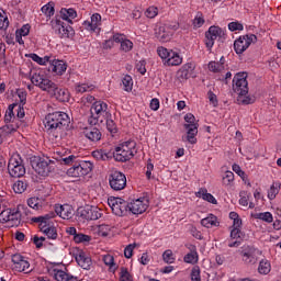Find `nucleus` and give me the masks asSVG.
I'll use <instances>...</instances> for the list:
<instances>
[{"instance_id":"f257e3e1","label":"nucleus","mask_w":281,"mask_h":281,"mask_svg":"<svg viewBox=\"0 0 281 281\" xmlns=\"http://www.w3.org/2000/svg\"><path fill=\"white\" fill-rule=\"evenodd\" d=\"M44 126L50 139L60 142L69 126V115L65 112L49 113L45 116Z\"/></svg>"},{"instance_id":"f03ea898","label":"nucleus","mask_w":281,"mask_h":281,"mask_svg":"<svg viewBox=\"0 0 281 281\" xmlns=\"http://www.w3.org/2000/svg\"><path fill=\"white\" fill-rule=\"evenodd\" d=\"M56 161H63L65 166H71L67 170V176L72 177L75 179H79L80 177H87L91 170H93V164L87 160H80V157L76 155H70L68 157H54Z\"/></svg>"},{"instance_id":"7ed1b4c3","label":"nucleus","mask_w":281,"mask_h":281,"mask_svg":"<svg viewBox=\"0 0 281 281\" xmlns=\"http://www.w3.org/2000/svg\"><path fill=\"white\" fill-rule=\"evenodd\" d=\"M233 91L238 95V102L241 104H254L256 98L248 97L249 82L247 81V72H239L233 79Z\"/></svg>"},{"instance_id":"20e7f679","label":"nucleus","mask_w":281,"mask_h":281,"mask_svg":"<svg viewBox=\"0 0 281 281\" xmlns=\"http://www.w3.org/2000/svg\"><path fill=\"white\" fill-rule=\"evenodd\" d=\"M137 155V143L133 139L125 140L115 147L113 157L115 161H131Z\"/></svg>"},{"instance_id":"39448f33","label":"nucleus","mask_w":281,"mask_h":281,"mask_svg":"<svg viewBox=\"0 0 281 281\" xmlns=\"http://www.w3.org/2000/svg\"><path fill=\"white\" fill-rule=\"evenodd\" d=\"M31 82L34 87H38L41 91H46V93H54V91H56V83L47 78V75L41 70L31 75Z\"/></svg>"},{"instance_id":"423d86ee","label":"nucleus","mask_w":281,"mask_h":281,"mask_svg":"<svg viewBox=\"0 0 281 281\" xmlns=\"http://www.w3.org/2000/svg\"><path fill=\"white\" fill-rule=\"evenodd\" d=\"M91 117L94 121H90V124H102L104 120L111 117V112H109V104L104 101H95L90 109Z\"/></svg>"},{"instance_id":"0eeeda50","label":"nucleus","mask_w":281,"mask_h":281,"mask_svg":"<svg viewBox=\"0 0 281 281\" xmlns=\"http://www.w3.org/2000/svg\"><path fill=\"white\" fill-rule=\"evenodd\" d=\"M32 168L40 177H49L56 168V161L49 158H37L32 160Z\"/></svg>"},{"instance_id":"6e6552de","label":"nucleus","mask_w":281,"mask_h":281,"mask_svg":"<svg viewBox=\"0 0 281 281\" xmlns=\"http://www.w3.org/2000/svg\"><path fill=\"white\" fill-rule=\"evenodd\" d=\"M157 54L161 60H164L165 65H168V67H179V65L183 63V58L179 53L164 46L157 48Z\"/></svg>"},{"instance_id":"1a4fd4ad","label":"nucleus","mask_w":281,"mask_h":281,"mask_svg":"<svg viewBox=\"0 0 281 281\" xmlns=\"http://www.w3.org/2000/svg\"><path fill=\"white\" fill-rule=\"evenodd\" d=\"M54 216H56V214L50 213L44 216L31 218L33 223H40L41 232H43V234H45L47 238H50L52 240H56L58 238V233L56 232V227L47 226V221L54 218Z\"/></svg>"},{"instance_id":"9d476101","label":"nucleus","mask_w":281,"mask_h":281,"mask_svg":"<svg viewBox=\"0 0 281 281\" xmlns=\"http://www.w3.org/2000/svg\"><path fill=\"white\" fill-rule=\"evenodd\" d=\"M184 128L187 131V142L189 144H196V135H199V122H196V117L192 113H188L184 115Z\"/></svg>"},{"instance_id":"9b49d317","label":"nucleus","mask_w":281,"mask_h":281,"mask_svg":"<svg viewBox=\"0 0 281 281\" xmlns=\"http://www.w3.org/2000/svg\"><path fill=\"white\" fill-rule=\"evenodd\" d=\"M8 171L10 177L19 179L25 176V166H23V159L19 154H14L9 159Z\"/></svg>"},{"instance_id":"f8f14e48","label":"nucleus","mask_w":281,"mask_h":281,"mask_svg":"<svg viewBox=\"0 0 281 281\" xmlns=\"http://www.w3.org/2000/svg\"><path fill=\"white\" fill-rule=\"evenodd\" d=\"M0 223H7L8 227H19L21 225V211L7 209L0 213Z\"/></svg>"},{"instance_id":"ddd939ff","label":"nucleus","mask_w":281,"mask_h":281,"mask_svg":"<svg viewBox=\"0 0 281 281\" xmlns=\"http://www.w3.org/2000/svg\"><path fill=\"white\" fill-rule=\"evenodd\" d=\"M225 36V31L220 26H210L209 30L205 32L204 45L209 52H212L214 47V43L218 38H223Z\"/></svg>"},{"instance_id":"4468645a","label":"nucleus","mask_w":281,"mask_h":281,"mask_svg":"<svg viewBox=\"0 0 281 281\" xmlns=\"http://www.w3.org/2000/svg\"><path fill=\"white\" fill-rule=\"evenodd\" d=\"M108 203L115 216H125L128 212V203L122 198H111Z\"/></svg>"},{"instance_id":"2eb2a0df","label":"nucleus","mask_w":281,"mask_h":281,"mask_svg":"<svg viewBox=\"0 0 281 281\" xmlns=\"http://www.w3.org/2000/svg\"><path fill=\"white\" fill-rule=\"evenodd\" d=\"M257 41L258 37L255 34L240 36L234 42V49L236 54H243L249 49L251 43H256Z\"/></svg>"},{"instance_id":"dca6fc26","label":"nucleus","mask_w":281,"mask_h":281,"mask_svg":"<svg viewBox=\"0 0 281 281\" xmlns=\"http://www.w3.org/2000/svg\"><path fill=\"white\" fill-rule=\"evenodd\" d=\"M11 260L13 262V271H18V273H32L30 261L22 255L15 254L12 256Z\"/></svg>"},{"instance_id":"f3484780","label":"nucleus","mask_w":281,"mask_h":281,"mask_svg":"<svg viewBox=\"0 0 281 281\" xmlns=\"http://www.w3.org/2000/svg\"><path fill=\"white\" fill-rule=\"evenodd\" d=\"M109 183L112 190L120 192V190L126 188V176L121 171H112L109 176Z\"/></svg>"},{"instance_id":"a211bd4d","label":"nucleus","mask_w":281,"mask_h":281,"mask_svg":"<svg viewBox=\"0 0 281 281\" xmlns=\"http://www.w3.org/2000/svg\"><path fill=\"white\" fill-rule=\"evenodd\" d=\"M48 273L56 281H79L77 277L58 268V266L50 267Z\"/></svg>"},{"instance_id":"6ab92c4d","label":"nucleus","mask_w":281,"mask_h":281,"mask_svg":"<svg viewBox=\"0 0 281 281\" xmlns=\"http://www.w3.org/2000/svg\"><path fill=\"white\" fill-rule=\"evenodd\" d=\"M78 214H80L81 218L85 221H98V218L102 217V213L98 206H85L78 210Z\"/></svg>"},{"instance_id":"aec40b11","label":"nucleus","mask_w":281,"mask_h":281,"mask_svg":"<svg viewBox=\"0 0 281 281\" xmlns=\"http://www.w3.org/2000/svg\"><path fill=\"white\" fill-rule=\"evenodd\" d=\"M148 205L149 202L146 198H139L127 203V207L132 214H144L148 210Z\"/></svg>"},{"instance_id":"412c9836","label":"nucleus","mask_w":281,"mask_h":281,"mask_svg":"<svg viewBox=\"0 0 281 281\" xmlns=\"http://www.w3.org/2000/svg\"><path fill=\"white\" fill-rule=\"evenodd\" d=\"M256 254H258V249L251 246H246L241 249L239 256L241 257L244 265H256V262H258Z\"/></svg>"},{"instance_id":"4be33fe9","label":"nucleus","mask_w":281,"mask_h":281,"mask_svg":"<svg viewBox=\"0 0 281 281\" xmlns=\"http://www.w3.org/2000/svg\"><path fill=\"white\" fill-rule=\"evenodd\" d=\"M100 25H102V15L100 13H93L90 18V21H85L82 26L88 32H94L95 34H100Z\"/></svg>"},{"instance_id":"5701e85b","label":"nucleus","mask_w":281,"mask_h":281,"mask_svg":"<svg viewBox=\"0 0 281 281\" xmlns=\"http://www.w3.org/2000/svg\"><path fill=\"white\" fill-rule=\"evenodd\" d=\"M53 27L56 34H58L59 38H69V36H71V32H74V29H71V26L65 25V22L60 20H56L53 23Z\"/></svg>"},{"instance_id":"b1692460","label":"nucleus","mask_w":281,"mask_h":281,"mask_svg":"<svg viewBox=\"0 0 281 281\" xmlns=\"http://www.w3.org/2000/svg\"><path fill=\"white\" fill-rule=\"evenodd\" d=\"M48 71L55 76H63L67 71V64L60 59H53L48 61Z\"/></svg>"},{"instance_id":"393cba45","label":"nucleus","mask_w":281,"mask_h":281,"mask_svg":"<svg viewBox=\"0 0 281 281\" xmlns=\"http://www.w3.org/2000/svg\"><path fill=\"white\" fill-rule=\"evenodd\" d=\"M55 212L57 216L60 218H64L66 221H69V218L74 217V207L69 204H57L55 205Z\"/></svg>"},{"instance_id":"a878e982","label":"nucleus","mask_w":281,"mask_h":281,"mask_svg":"<svg viewBox=\"0 0 281 281\" xmlns=\"http://www.w3.org/2000/svg\"><path fill=\"white\" fill-rule=\"evenodd\" d=\"M113 41H115V43L121 44V46H120L121 52L128 53L133 49V43L131 42V40L126 38L125 35L114 34Z\"/></svg>"},{"instance_id":"bb28decb","label":"nucleus","mask_w":281,"mask_h":281,"mask_svg":"<svg viewBox=\"0 0 281 281\" xmlns=\"http://www.w3.org/2000/svg\"><path fill=\"white\" fill-rule=\"evenodd\" d=\"M83 135L89 142H100L102 139V132L98 127L88 126L83 130Z\"/></svg>"},{"instance_id":"cd10ccee","label":"nucleus","mask_w":281,"mask_h":281,"mask_svg":"<svg viewBox=\"0 0 281 281\" xmlns=\"http://www.w3.org/2000/svg\"><path fill=\"white\" fill-rule=\"evenodd\" d=\"M192 71H194V66L190 63L184 64L177 72L178 80H180V82L188 80L191 78Z\"/></svg>"},{"instance_id":"c85d7f7f","label":"nucleus","mask_w":281,"mask_h":281,"mask_svg":"<svg viewBox=\"0 0 281 281\" xmlns=\"http://www.w3.org/2000/svg\"><path fill=\"white\" fill-rule=\"evenodd\" d=\"M234 240V241H232ZM240 240H243V231L240 228L231 229V240L228 241V247H240Z\"/></svg>"},{"instance_id":"c756f323","label":"nucleus","mask_w":281,"mask_h":281,"mask_svg":"<svg viewBox=\"0 0 281 281\" xmlns=\"http://www.w3.org/2000/svg\"><path fill=\"white\" fill-rule=\"evenodd\" d=\"M195 196L198 199H203V201H207L209 203H212L213 205H216L217 201L212 193L207 192V189L201 188L196 193Z\"/></svg>"},{"instance_id":"7c9ffc66","label":"nucleus","mask_w":281,"mask_h":281,"mask_svg":"<svg viewBox=\"0 0 281 281\" xmlns=\"http://www.w3.org/2000/svg\"><path fill=\"white\" fill-rule=\"evenodd\" d=\"M201 225L207 229L218 227V217H216L214 214H210L207 217L201 220Z\"/></svg>"},{"instance_id":"2f4dec72","label":"nucleus","mask_w":281,"mask_h":281,"mask_svg":"<svg viewBox=\"0 0 281 281\" xmlns=\"http://www.w3.org/2000/svg\"><path fill=\"white\" fill-rule=\"evenodd\" d=\"M76 261L81 267V269H89L91 267V258H89L85 252L80 251L76 256Z\"/></svg>"},{"instance_id":"473e14b6","label":"nucleus","mask_w":281,"mask_h":281,"mask_svg":"<svg viewBox=\"0 0 281 281\" xmlns=\"http://www.w3.org/2000/svg\"><path fill=\"white\" fill-rule=\"evenodd\" d=\"M50 95H54L56 100H59V102H67L69 100V93L65 89L58 88V85H56V89L54 92H48Z\"/></svg>"},{"instance_id":"72a5a7b5","label":"nucleus","mask_w":281,"mask_h":281,"mask_svg":"<svg viewBox=\"0 0 281 281\" xmlns=\"http://www.w3.org/2000/svg\"><path fill=\"white\" fill-rule=\"evenodd\" d=\"M60 16L64 21H68V23H71L72 19H76L78 16V13L74 9H61L60 10Z\"/></svg>"},{"instance_id":"f704fd0d","label":"nucleus","mask_w":281,"mask_h":281,"mask_svg":"<svg viewBox=\"0 0 281 281\" xmlns=\"http://www.w3.org/2000/svg\"><path fill=\"white\" fill-rule=\"evenodd\" d=\"M258 273L261 276H269V273H271V262L267 259H262L258 266Z\"/></svg>"},{"instance_id":"c9c22d12","label":"nucleus","mask_w":281,"mask_h":281,"mask_svg":"<svg viewBox=\"0 0 281 281\" xmlns=\"http://www.w3.org/2000/svg\"><path fill=\"white\" fill-rule=\"evenodd\" d=\"M93 89H95V86L89 82L76 83L75 86L76 93H87V91H93Z\"/></svg>"},{"instance_id":"e433bc0d","label":"nucleus","mask_w":281,"mask_h":281,"mask_svg":"<svg viewBox=\"0 0 281 281\" xmlns=\"http://www.w3.org/2000/svg\"><path fill=\"white\" fill-rule=\"evenodd\" d=\"M172 34L169 31H166V27H159L158 32H156V37L160 41V43H168L170 41V36Z\"/></svg>"},{"instance_id":"4c0bfd02","label":"nucleus","mask_w":281,"mask_h":281,"mask_svg":"<svg viewBox=\"0 0 281 281\" xmlns=\"http://www.w3.org/2000/svg\"><path fill=\"white\" fill-rule=\"evenodd\" d=\"M27 190V182L23 180H18L13 183V192L15 194H23Z\"/></svg>"},{"instance_id":"58836bf2","label":"nucleus","mask_w":281,"mask_h":281,"mask_svg":"<svg viewBox=\"0 0 281 281\" xmlns=\"http://www.w3.org/2000/svg\"><path fill=\"white\" fill-rule=\"evenodd\" d=\"M222 184L225 186V188L234 186V172L226 171L222 177Z\"/></svg>"},{"instance_id":"ea45409f","label":"nucleus","mask_w":281,"mask_h":281,"mask_svg":"<svg viewBox=\"0 0 281 281\" xmlns=\"http://www.w3.org/2000/svg\"><path fill=\"white\" fill-rule=\"evenodd\" d=\"M11 133H14V127L11 125H3L0 127V144H3V139H5V137Z\"/></svg>"},{"instance_id":"a19ab883","label":"nucleus","mask_w":281,"mask_h":281,"mask_svg":"<svg viewBox=\"0 0 281 281\" xmlns=\"http://www.w3.org/2000/svg\"><path fill=\"white\" fill-rule=\"evenodd\" d=\"M183 261L187 265H196L199 262V252H188L183 257Z\"/></svg>"},{"instance_id":"79ce46f5","label":"nucleus","mask_w":281,"mask_h":281,"mask_svg":"<svg viewBox=\"0 0 281 281\" xmlns=\"http://www.w3.org/2000/svg\"><path fill=\"white\" fill-rule=\"evenodd\" d=\"M192 25L195 29L203 27V25H205V18L203 16L202 12H198L195 14V18L193 19Z\"/></svg>"},{"instance_id":"37998d69","label":"nucleus","mask_w":281,"mask_h":281,"mask_svg":"<svg viewBox=\"0 0 281 281\" xmlns=\"http://www.w3.org/2000/svg\"><path fill=\"white\" fill-rule=\"evenodd\" d=\"M255 218L265 221V223H273V214H271V212L257 213Z\"/></svg>"},{"instance_id":"c03bdc74","label":"nucleus","mask_w":281,"mask_h":281,"mask_svg":"<svg viewBox=\"0 0 281 281\" xmlns=\"http://www.w3.org/2000/svg\"><path fill=\"white\" fill-rule=\"evenodd\" d=\"M103 262L106 267H110V271H115L117 269V266H115V258L111 255L103 256Z\"/></svg>"},{"instance_id":"a18cd8bd","label":"nucleus","mask_w":281,"mask_h":281,"mask_svg":"<svg viewBox=\"0 0 281 281\" xmlns=\"http://www.w3.org/2000/svg\"><path fill=\"white\" fill-rule=\"evenodd\" d=\"M124 91H133V77L125 75L122 79Z\"/></svg>"},{"instance_id":"49530a36","label":"nucleus","mask_w":281,"mask_h":281,"mask_svg":"<svg viewBox=\"0 0 281 281\" xmlns=\"http://www.w3.org/2000/svg\"><path fill=\"white\" fill-rule=\"evenodd\" d=\"M30 58L34 61L37 63V65H47L49 64V56L41 57L36 54H31Z\"/></svg>"},{"instance_id":"de8ad7c7","label":"nucleus","mask_w":281,"mask_h":281,"mask_svg":"<svg viewBox=\"0 0 281 281\" xmlns=\"http://www.w3.org/2000/svg\"><path fill=\"white\" fill-rule=\"evenodd\" d=\"M278 194H280V186L273 183L270 189L268 190V199L270 201H273V199H276V196H278Z\"/></svg>"},{"instance_id":"09e8293b","label":"nucleus","mask_w":281,"mask_h":281,"mask_svg":"<svg viewBox=\"0 0 281 281\" xmlns=\"http://www.w3.org/2000/svg\"><path fill=\"white\" fill-rule=\"evenodd\" d=\"M209 69L210 71H213L214 74H218L225 69V66L218 61H211L209 63Z\"/></svg>"},{"instance_id":"8fccbe9b","label":"nucleus","mask_w":281,"mask_h":281,"mask_svg":"<svg viewBox=\"0 0 281 281\" xmlns=\"http://www.w3.org/2000/svg\"><path fill=\"white\" fill-rule=\"evenodd\" d=\"M75 243L80 244V243H91V236L82 234V233H77L74 237Z\"/></svg>"},{"instance_id":"3c124183","label":"nucleus","mask_w":281,"mask_h":281,"mask_svg":"<svg viewBox=\"0 0 281 281\" xmlns=\"http://www.w3.org/2000/svg\"><path fill=\"white\" fill-rule=\"evenodd\" d=\"M157 14H159V9L155 5L147 8L145 11V16L147 19H155V16H157Z\"/></svg>"},{"instance_id":"603ef678","label":"nucleus","mask_w":281,"mask_h":281,"mask_svg":"<svg viewBox=\"0 0 281 281\" xmlns=\"http://www.w3.org/2000/svg\"><path fill=\"white\" fill-rule=\"evenodd\" d=\"M162 259L167 265H172L175 262V254L168 249L162 254Z\"/></svg>"},{"instance_id":"864d4df0","label":"nucleus","mask_w":281,"mask_h":281,"mask_svg":"<svg viewBox=\"0 0 281 281\" xmlns=\"http://www.w3.org/2000/svg\"><path fill=\"white\" fill-rule=\"evenodd\" d=\"M190 276L191 281H201V268L199 266H194Z\"/></svg>"},{"instance_id":"5fc2aeb1","label":"nucleus","mask_w":281,"mask_h":281,"mask_svg":"<svg viewBox=\"0 0 281 281\" xmlns=\"http://www.w3.org/2000/svg\"><path fill=\"white\" fill-rule=\"evenodd\" d=\"M9 25L10 21L8 20V15L2 11V13H0V30H8Z\"/></svg>"},{"instance_id":"6e6d98bb","label":"nucleus","mask_w":281,"mask_h":281,"mask_svg":"<svg viewBox=\"0 0 281 281\" xmlns=\"http://www.w3.org/2000/svg\"><path fill=\"white\" fill-rule=\"evenodd\" d=\"M42 12L47 16H54V3L48 2L46 5L42 7Z\"/></svg>"},{"instance_id":"4d7b16f0","label":"nucleus","mask_w":281,"mask_h":281,"mask_svg":"<svg viewBox=\"0 0 281 281\" xmlns=\"http://www.w3.org/2000/svg\"><path fill=\"white\" fill-rule=\"evenodd\" d=\"M162 27H165L169 34H172V32H177V30H179V22H167Z\"/></svg>"},{"instance_id":"13d9d810","label":"nucleus","mask_w":281,"mask_h":281,"mask_svg":"<svg viewBox=\"0 0 281 281\" xmlns=\"http://www.w3.org/2000/svg\"><path fill=\"white\" fill-rule=\"evenodd\" d=\"M92 157H94V159H98L99 161H106V159H109V155L104 153V150L93 151Z\"/></svg>"},{"instance_id":"bf43d9fd","label":"nucleus","mask_w":281,"mask_h":281,"mask_svg":"<svg viewBox=\"0 0 281 281\" xmlns=\"http://www.w3.org/2000/svg\"><path fill=\"white\" fill-rule=\"evenodd\" d=\"M105 124L109 133H117V125H115V122L113 120H111L110 117L105 119Z\"/></svg>"},{"instance_id":"052dcab7","label":"nucleus","mask_w":281,"mask_h":281,"mask_svg":"<svg viewBox=\"0 0 281 281\" xmlns=\"http://www.w3.org/2000/svg\"><path fill=\"white\" fill-rule=\"evenodd\" d=\"M239 198V205L247 207L249 205V196L247 195V191H240Z\"/></svg>"},{"instance_id":"680f3d73","label":"nucleus","mask_w":281,"mask_h":281,"mask_svg":"<svg viewBox=\"0 0 281 281\" xmlns=\"http://www.w3.org/2000/svg\"><path fill=\"white\" fill-rule=\"evenodd\" d=\"M29 207H32V210H38L41 207V200L38 198H30L27 200Z\"/></svg>"},{"instance_id":"e2e57ef3","label":"nucleus","mask_w":281,"mask_h":281,"mask_svg":"<svg viewBox=\"0 0 281 281\" xmlns=\"http://www.w3.org/2000/svg\"><path fill=\"white\" fill-rule=\"evenodd\" d=\"M135 247H136L135 244H130L125 247V249H124L125 258H127V259L133 258V251L135 250Z\"/></svg>"},{"instance_id":"0e129e2a","label":"nucleus","mask_w":281,"mask_h":281,"mask_svg":"<svg viewBox=\"0 0 281 281\" xmlns=\"http://www.w3.org/2000/svg\"><path fill=\"white\" fill-rule=\"evenodd\" d=\"M228 30H231V32H241V30H244V26L238 22H231L228 24Z\"/></svg>"},{"instance_id":"69168bd1","label":"nucleus","mask_w":281,"mask_h":281,"mask_svg":"<svg viewBox=\"0 0 281 281\" xmlns=\"http://www.w3.org/2000/svg\"><path fill=\"white\" fill-rule=\"evenodd\" d=\"M99 234L100 236L106 237L109 234H111V226L109 225H101L99 226Z\"/></svg>"},{"instance_id":"338daca9","label":"nucleus","mask_w":281,"mask_h":281,"mask_svg":"<svg viewBox=\"0 0 281 281\" xmlns=\"http://www.w3.org/2000/svg\"><path fill=\"white\" fill-rule=\"evenodd\" d=\"M30 30H32V26L30 24H24L15 33L20 34L21 36H27L30 34Z\"/></svg>"},{"instance_id":"774afa93","label":"nucleus","mask_w":281,"mask_h":281,"mask_svg":"<svg viewBox=\"0 0 281 281\" xmlns=\"http://www.w3.org/2000/svg\"><path fill=\"white\" fill-rule=\"evenodd\" d=\"M121 281H132L131 273H128V269L121 268Z\"/></svg>"}]
</instances>
